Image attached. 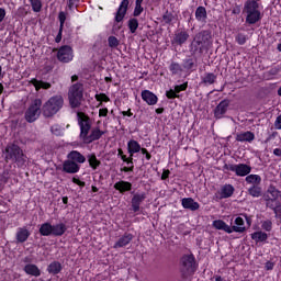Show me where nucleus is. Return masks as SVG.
Masks as SVG:
<instances>
[{"label":"nucleus","mask_w":281,"mask_h":281,"mask_svg":"<svg viewBox=\"0 0 281 281\" xmlns=\"http://www.w3.org/2000/svg\"><path fill=\"white\" fill-rule=\"evenodd\" d=\"M77 122L80 130L79 139L83 144H93V142H98L104 135V131L100 130V127H93L91 130L93 123L91 122V117L85 112H77Z\"/></svg>","instance_id":"f257e3e1"},{"label":"nucleus","mask_w":281,"mask_h":281,"mask_svg":"<svg viewBox=\"0 0 281 281\" xmlns=\"http://www.w3.org/2000/svg\"><path fill=\"white\" fill-rule=\"evenodd\" d=\"M214 38L212 37V30H202L195 34L191 43V52L193 54H203L212 47Z\"/></svg>","instance_id":"f03ea898"},{"label":"nucleus","mask_w":281,"mask_h":281,"mask_svg":"<svg viewBox=\"0 0 281 281\" xmlns=\"http://www.w3.org/2000/svg\"><path fill=\"white\" fill-rule=\"evenodd\" d=\"M247 25H256L262 21V12L260 11V0H247L243 10Z\"/></svg>","instance_id":"7ed1b4c3"},{"label":"nucleus","mask_w":281,"mask_h":281,"mask_svg":"<svg viewBox=\"0 0 281 281\" xmlns=\"http://www.w3.org/2000/svg\"><path fill=\"white\" fill-rule=\"evenodd\" d=\"M87 157L78 150H71L67 155V160L63 162V172L67 175H77L80 172V164H85Z\"/></svg>","instance_id":"20e7f679"},{"label":"nucleus","mask_w":281,"mask_h":281,"mask_svg":"<svg viewBox=\"0 0 281 281\" xmlns=\"http://www.w3.org/2000/svg\"><path fill=\"white\" fill-rule=\"evenodd\" d=\"M7 164L8 161H12V164H16L18 168H23L25 164H27V156L23 154V149L20 148L16 144H11L5 147V157Z\"/></svg>","instance_id":"39448f33"},{"label":"nucleus","mask_w":281,"mask_h":281,"mask_svg":"<svg viewBox=\"0 0 281 281\" xmlns=\"http://www.w3.org/2000/svg\"><path fill=\"white\" fill-rule=\"evenodd\" d=\"M65 104V99L60 94L50 97L42 106L44 117H54Z\"/></svg>","instance_id":"423d86ee"},{"label":"nucleus","mask_w":281,"mask_h":281,"mask_svg":"<svg viewBox=\"0 0 281 281\" xmlns=\"http://www.w3.org/2000/svg\"><path fill=\"white\" fill-rule=\"evenodd\" d=\"M85 97V86L80 82L72 85L68 91V99L71 109H78L82 104V98Z\"/></svg>","instance_id":"0eeeda50"},{"label":"nucleus","mask_w":281,"mask_h":281,"mask_svg":"<svg viewBox=\"0 0 281 281\" xmlns=\"http://www.w3.org/2000/svg\"><path fill=\"white\" fill-rule=\"evenodd\" d=\"M198 265L194 255H184L180 259V271L182 273V278H188V276H193L196 272Z\"/></svg>","instance_id":"6e6552de"},{"label":"nucleus","mask_w":281,"mask_h":281,"mask_svg":"<svg viewBox=\"0 0 281 281\" xmlns=\"http://www.w3.org/2000/svg\"><path fill=\"white\" fill-rule=\"evenodd\" d=\"M266 207L276 212L277 207L281 204V191L271 186L268 188L265 195Z\"/></svg>","instance_id":"1a4fd4ad"},{"label":"nucleus","mask_w":281,"mask_h":281,"mask_svg":"<svg viewBox=\"0 0 281 281\" xmlns=\"http://www.w3.org/2000/svg\"><path fill=\"white\" fill-rule=\"evenodd\" d=\"M41 106H43V101H41V99H35L27 108L24 119L29 122V124H32L38 120L41 115Z\"/></svg>","instance_id":"9d476101"},{"label":"nucleus","mask_w":281,"mask_h":281,"mask_svg":"<svg viewBox=\"0 0 281 281\" xmlns=\"http://www.w3.org/2000/svg\"><path fill=\"white\" fill-rule=\"evenodd\" d=\"M222 170L235 172L236 177H248V175L251 173V166L247 164H225L222 168Z\"/></svg>","instance_id":"9b49d317"},{"label":"nucleus","mask_w":281,"mask_h":281,"mask_svg":"<svg viewBox=\"0 0 281 281\" xmlns=\"http://www.w3.org/2000/svg\"><path fill=\"white\" fill-rule=\"evenodd\" d=\"M57 60L59 63H71L74 60V48L69 45H63L57 50Z\"/></svg>","instance_id":"f8f14e48"},{"label":"nucleus","mask_w":281,"mask_h":281,"mask_svg":"<svg viewBox=\"0 0 281 281\" xmlns=\"http://www.w3.org/2000/svg\"><path fill=\"white\" fill-rule=\"evenodd\" d=\"M234 192H236V189L234 188V186L224 184L222 186L220 191H217L214 194V201H223V199H229L234 195Z\"/></svg>","instance_id":"ddd939ff"},{"label":"nucleus","mask_w":281,"mask_h":281,"mask_svg":"<svg viewBox=\"0 0 281 281\" xmlns=\"http://www.w3.org/2000/svg\"><path fill=\"white\" fill-rule=\"evenodd\" d=\"M128 5H131V1L122 0L114 15L115 23H122L124 18L126 16V12H128Z\"/></svg>","instance_id":"4468645a"},{"label":"nucleus","mask_w":281,"mask_h":281,"mask_svg":"<svg viewBox=\"0 0 281 281\" xmlns=\"http://www.w3.org/2000/svg\"><path fill=\"white\" fill-rule=\"evenodd\" d=\"M228 109H229V100L228 99L222 100L214 109L215 120H223Z\"/></svg>","instance_id":"2eb2a0df"},{"label":"nucleus","mask_w":281,"mask_h":281,"mask_svg":"<svg viewBox=\"0 0 281 281\" xmlns=\"http://www.w3.org/2000/svg\"><path fill=\"white\" fill-rule=\"evenodd\" d=\"M144 201H146V192L134 193L131 201V209L135 214L139 212L140 205L144 203Z\"/></svg>","instance_id":"dca6fc26"},{"label":"nucleus","mask_w":281,"mask_h":281,"mask_svg":"<svg viewBox=\"0 0 281 281\" xmlns=\"http://www.w3.org/2000/svg\"><path fill=\"white\" fill-rule=\"evenodd\" d=\"M213 227L215 229H220L221 232H225L226 234H234V232H240V228L232 227L225 223L223 220L213 221Z\"/></svg>","instance_id":"f3484780"},{"label":"nucleus","mask_w":281,"mask_h":281,"mask_svg":"<svg viewBox=\"0 0 281 281\" xmlns=\"http://www.w3.org/2000/svg\"><path fill=\"white\" fill-rule=\"evenodd\" d=\"M188 38H190V33L188 31H180L175 34L171 45H178L179 47H183L186 43H188Z\"/></svg>","instance_id":"a211bd4d"},{"label":"nucleus","mask_w":281,"mask_h":281,"mask_svg":"<svg viewBox=\"0 0 281 281\" xmlns=\"http://www.w3.org/2000/svg\"><path fill=\"white\" fill-rule=\"evenodd\" d=\"M140 98L144 102H146V104H148V106H155V104L159 102V98L157 97V94H155L150 90H143L140 93Z\"/></svg>","instance_id":"6ab92c4d"},{"label":"nucleus","mask_w":281,"mask_h":281,"mask_svg":"<svg viewBox=\"0 0 281 281\" xmlns=\"http://www.w3.org/2000/svg\"><path fill=\"white\" fill-rule=\"evenodd\" d=\"M58 21H59V30L55 37V43H60V41H63V30H65V22L67 21V12L60 11L58 13Z\"/></svg>","instance_id":"aec40b11"},{"label":"nucleus","mask_w":281,"mask_h":281,"mask_svg":"<svg viewBox=\"0 0 281 281\" xmlns=\"http://www.w3.org/2000/svg\"><path fill=\"white\" fill-rule=\"evenodd\" d=\"M181 205L184 210H190L191 212H196L201 205L199 202L194 201L192 198H183L181 200Z\"/></svg>","instance_id":"412c9836"},{"label":"nucleus","mask_w":281,"mask_h":281,"mask_svg":"<svg viewBox=\"0 0 281 281\" xmlns=\"http://www.w3.org/2000/svg\"><path fill=\"white\" fill-rule=\"evenodd\" d=\"M114 190H117L120 194H126V192H131V190H133V183L120 180L114 184Z\"/></svg>","instance_id":"4be33fe9"},{"label":"nucleus","mask_w":281,"mask_h":281,"mask_svg":"<svg viewBox=\"0 0 281 281\" xmlns=\"http://www.w3.org/2000/svg\"><path fill=\"white\" fill-rule=\"evenodd\" d=\"M133 238H135V235H133L130 232H125L115 243L114 247H126V245H131L133 241Z\"/></svg>","instance_id":"5701e85b"},{"label":"nucleus","mask_w":281,"mask_h":281,"mask_svg":"<svg viewBox=\"0 0 281 281\" xmlns=\"http://www.w3.org/2000/svg\"><path fill=\"white\" fill-rule=\"evenodd\" d=\"M139 150H142V145H139V142L135 139H130L127 142V153L128 155H131V157H134V155H136V153H139Z\"/></svg>","instance_id":"b1692460"},{"label":"nucleus","mask_w":281,"mask_h":281,"mask_svg":"<svg viewBox=\"0 0 281 281\" xmlns=\"http://www.w3.org/2000/svg\"><path fill=\"white\" fill-rule=\"evenodd\" d=\"M256 139V134L254 132L247 131L236 135V142H254Z\"/></svg>","instance_id":"393cba45"},{"label":"nucleus","mask_w":281,"mask_h":281,"mask_svg":"<svg viewBox=\"0 0 281 281\" xmlns=\"http://www.w3.org/2000/svg\"><path fill=\"white\" fill-rule=\"evenodd\" d=\"M195 19L199 23H205L207 21V9L205 7H198L195 10Z\"/></svg>","instance_id":"a878e982"},{"label":"nucleus","mask_w":281,"mask_h":281,"mask_svg":"<svg viewBox=\"0 0 281 281\" xmlns=\"http://www.w3.org/2000/svg\"><path fill=\"white\" fill-rule=\"evenodd\" d=\"M47 271L50 276H58L63 271V265L60 261H53L48 265Z\"/></svg>","instance_id":"bb28decb"},{"label":"nucleus","mask_w":281,"mask_h":281,"mask_svg":"<svg viewBox=\"0 0 281 281\" xmlns=\"http://www.w3.org/2000/svg\"><path fill=\"white\" fill-rule=\"evenodd\" d=\"M168 69L171 76H181L183 74V66L179 61H171Z\"/></svg>","instance_id":"cd10ccee"},{"label":"nucleus","mask_w":281,"mask_h":281,"mask_svg":"<svg viewBox=\"0 0 281 281\" xmlns=\"http://www.w3.org/2000/svg\"><path fill=\"white\" fill-rule=\"evenodd\" d=\"M196 59L194 58H187L183 59L182 69H186L187 71H196Z\"/></svg>","instance_id":"c85d7f7f"},{"label":"nucleus","mask_w":281,"mask_h":281,"mask_svg":"<svg viewBox=\"0 0 281 281\" xmlns=\"http://www.w3.org/2000/svg\"><path fill=\"white\" fill-rule=\"evenodd\" d=\"M25 273L27 276H34L35 278H38L41 276V269L36 265L29 263L24 267Z\"/></svg>","instance_id":"c756f323"},{"label":"nucleus","mask_w":281,"mask_h":281,"mask_svg":"<svg viewBox=\"0 0 281 281\" xmlns=\"http://www.w3.org/2000/svg\"><path fill=\"white\" fill-rule=\"evenodd\" d=\"M248 194L254 199H259V196H262V187L260 184H252L248 189Z\"/></svg>","instance_id":"7c9ffc66"},{"label":"nucleus","mask_w":281,"mask_h":281,"mask_svg":"<svg viewBox=\"0 0 281 281\" xmlns=\"http://www.w3.org/2000/svg\"><path fill=\"white\" fill-rule=\"evenodd\" d=\"M65 232H67V225L65 223L53 225V236H63Z\"/></svg>","instance_id":"2f4dec72"},{"label":"nucleus","mask_w":281,"mask_h":281,"mask_svg":"<svg viewBox=\"0 0 281 281\" xmlns=\"http://www.w3.org/2000/svg\"><path fill=\"white\" fill-rule=\"evenodd\" d=\"M88 162L92 170H98L101 166V161L98 159V156L95 154H89L88 155Z\"/></svg>","instance_id":"473e14b6"},{"label":"nucleus","mask_w":281,"mask_h":281,"mask_svg":"<svg viewBox=\"0 0 281 281\" xmlns=\"http://www.w3.org/2000/svg\"><path fill=\"white\" fill-rule=\"evenodd\" d=\"M231 227H237L240 231H233L236 234H245V232H247V227H245V220L240 216L235 218V226H231Z\"/></svg>","instance_id":"72a5a7b5"},{"label":"nucleus","mask_w":281,"mask_h":281,"mask_svg":"<svg viewBox=\"0 0 281 281\" xmlns=\"http://www.w3.org/2000/svg\"><path fill=\"white\" fill-rule=\"evenodd\" d=\"M27 238H30V231H27V228H19L16 232L18 243H25Z\"/></svg>","instance_id":"f704fd0d"},{"label":"nucleus","mask_w":281,"mask_h":281,"mask_svg":"<svg viewBox=\"0 0 281 281\" xmlns=\"http://www.w3.org/2000/svg\"><path fill=\"white\" fill-rule=\"evenodd\" d=\"M40 234L41 236H53V225L52 223H44L40 227Z\"/></svg>","instance_id":"c9c22d12"},{"label":"nucleus","mask_w":281,"mask_h":281,"mask_svg":"<svg viewBox=\"0 0 281 281\" xmlns=\"http://www.w3.org/2000/svg\"><path fill=\"white\" fill-rule=\"evenodd\" d=\"M31 83L35 87L36 91H38V89H52V83L47 81H40L36 78H33Z\"/></svg>","instance_id":"e433bc0d"},{"label":"nucleus","mask_w":281,"mask_h":281,"mask_svg":"<svg viewBox=\"0 0 281 281\" xmlns=\"http://www.w3.org/2000/svg\"><path fill=\"white\" fill-rule=\"evenodd\" d=\"M216 75L214 72H205L204 77L201 78V85H214L216 82Z\"/></svg>","instance_id":"4c0bfd02"},{"label":"nucleus","mask_w":281,"mask_h":281,"mask_svg":"<svg viewBox=\"0 0 281 281\" xmlns=\"http://www.w3.org/2000/svg\"><path fill=\"white\" fill-rule=\"evenodd\" d=\"M246 183L251 186H260V183H262V178L259 175H248L246 177Z\"/></svg>","instance_id":"58836bf2"},{"label":"nucleus","mask_w":281,"mask_h":281,"mask_svg":"<svg viewBox=\"0 0 281 281\" xmlns=\"http://www.w3.org/2000/svg\"><path fill=\"white\" fill-rule=\"evenodd\" d=\"M127 26L131 34H135V32H137V27H139V21L136 18H131L127 22Z\"/></svg>","instance_id":"ea45409f"},{"label":"nucleus","mask_w":281,"mask_h":281,"mask_svg":"<svg viewBox=\"0 0 281 281\" xmlns=\"http://www.w3.org/2000/svg\"><path fill=\"white\" fill-rule=\"evenodd\" d=\"M251 238L256 243H265V240H267L268 236H267V233L256 232L251 235Z\"/></svg>","instance_id":"a19ab883"},{"label":"nucleus","mask_w":281,"mask_h":281,"mask_svg":"<svg viewBox=\"0 0 281 281\" xmlns=\"http://www.w3.org/2000/svg\"><path fill=\"white\" fill-rule=\"evenodd\" d=\"M33 12H41L43 10V2L41 0H29Z\"/></svg>","instance_id":"79ce46f5"},{"label":"nucleus","mask_w":281,"mask_h":281,"mask_svg":"<svg viewBox=\"0 0 281 281\" xmlns=\"http://www.w3.org/2000/svg\"><path fill=\"white\" fill-rule=\"evenodd\" d=\"M235 41L237 45H245V43H247V35L245 33H238L235 36Z\"/></svg>","instance_id":"37998d69"},{"label":"nucleus","mask_w":281,"mask_h":281,"mask_svg":"<svg viewBox=\"0 0 281 281\" xmlns=\"http://www.w3.org/2000/svg\"><path fill=\"white\" fill-rule=\"evenodd\" d=\"M162 21L167 24L170 25V23H172V21H175V14H172L171 12H166L162 15Z\"/></svg>","instance_id":"c03bdc74"},{"label":"nucleus","mask_w":281,"mask_h":281,"mask_svg":"<svg viewBox=\"0 0 281 281\" xmlns=\"http://www.w3.org/2000/svg\"><path fill=\"white\" fill-rule=\"evenodd\" d=\"M108 44H109V47L115 48L120 45V40H117V37L111 35L108 38Z\"/></svg>","instance_id":"a18cd8bd"},{"label":"nucleus","mask_w":281,"mask_h":281,"mask_svg":"<svg viewBox=\"0 0 281 281\" xmlns=\"http://www.w3.org/2000/svg\"><path fill=\"white\" fill-rule=\"evenodd\" d=\"M188 90V81H186L182 85H177L173 88V91L176 92V94L178 95V93H181V91H187Z\"/></svg>","instance_id":"49530a36"},{"label":"nucleus","mask_w":281,"mask_h":281,"mask_svg":"<svg viewBox=\"0 0 281 281\" xmlns=\"http://www.w3.org/2000/svg\"><path fill=\"white\" fill-rule=\"evenodd\" d=\"M97 102H110L111 99L105 93L95 94Z\"/></svg>","instance_id":"de8ad7c7"},{"label":"nucleus","mask_w":281,"mask_h":281,"mask_svg":"<svg viewBox=\"0 0 281 281\" xmlns=\"http://www.w3.org/2000/svg\"><path fill=\"white\" fill-rule=\"evenodd\" d=\"M262 229H265V232H271V229L273 228V223L269 220L262 222L261 224Z\"/></svg>","instance_id":"09e8293b"},{"label":"nucleus","mask_w":281,"mask_h":281,"mask_svg":"<svg viewBox=\"0 0 281 281\" xmlns=\"http://www.w3.org/2000/svg\"><path fill=\"white\" fill-rule=\"evenodd\" d=\"M166 98H167L168 100H175V99L179 98V94H177V92L175 91V89H173V90H172V89H169V90L166 91Z\"/></svg>","instance_id":"8fccbe9b"},{"label":"nucleus","mask_w":281,"mask_h":281,"mask_svg":"<svg viewBox=\"0 0 281 281\" xmlns=\"http://www.w3.org/2000/svg\"><path fill=\"white\" fill-rule=\"evenodd\" d=\"M142 12H144V7H142V4L135 3L133 16H139L142 14Z\"/></svg>","instance_id":"3c124183"},{"label":"nucleus","mask_w":281,"mask_h":281,"mask_svg":"<svg viewBox=\"0 0 281 281\" xmlns=\"http://www.w3.org/2000/svg\"><path fill=\"white\" fill-rule=\"evenodd\" d=\"M72 183H75L76 186H79V188H85V186H87L86 181L80 180V178H72Z\"/></svg>","instance_id":"603ef678"},{"label":"nucleus","mask_w":281,"mask_h":281,"mask_svg":"<svg viewBox=\"0 0 281 281\" xmlns=\"http://www.w3.org/2000/svg\"><path fill=\"white\" fill-rule=\"evenodd\" d=\"M50 133H53V135H56L57 137L60 136V133H61L60 126L53 125L50 127Z\"/></svg>","instance_id":"864d4df0"},{"label":"nucleus","mask_w":281,"mask_h":281,"mask_svg":"<svg viewBox=\"0 0 281 281\" xmlns=\"http://www.w3.org/2000/svg\"><path fill=\"white\" fill-rule=\"evenodd\" d=\"M78 3H80V0H68V9L74 10V8H78Z\"/></svg>","instance_id":"5fc2aeb1"},{"label":"nucleus","mask_w":281,"mask_h":281,"mask_svg":"<svg viewBox=\"0 0 281 281\" xmlns=\"http://www.w3.org/2000/svg\"><path fill=\"white\" fill-rule=\"evenodd\" d=\"M123 161H124V164H126L128 167L130 166H135V164L133 162V156H131V154H130V156L127 157H123Z\"/></svg>","instance_id":"6e6d98bb"},{"label":"nucleus","mask_w":281,"mask_h":281,"mask_svg":"<svg viewBox=\"0 0 281 281\" xmlns=\"http://www.w3.org/2000/svg\"><path fill=\"white\" fill-rule=\"evenodd\" d=\"M273 267H276V262H273V261H267L265 263L266 271H273Z\"/></svg>","instance_id":"4d7b16f0"},{"label":"nucleus","mask_w":281,"mask_h":281,"mask_svg":"<svg viewBox=\"0 0 281 281\" xmlns=\"http://www.w3.org/2000/svg\"><path fill=\"white\" fill-rule=\"evenodd\" d=\"M109 115V109L108 108H102L99 110V117H106Z\"/></svg>","instance_id":"13d9d810"},{"label":"nucleus","mask_w":281,"mask_h":281,"mask_svg":"<svg viewBox=\"0 0 281 281\" xmlns=\"http://www.w3.org/2000/svg\"><path fill=\"white\" fill-rule=\"evenodd\" d=\"M274 127L277 128V131H281V114L277 116L274 121Z\"/></svg>","instance_id":"bf43d9fd"},{"label":"nucleus","mask_w":281,"mask_h":281,"mask_svg":"<svg viewBox=\"0 0 281 281\" xmlns=\"http://www.w3.org/2000/svg\"><path fill=\"white\" fill-rule=\"evenodd\" d=\"M274 137H278V132H272L269 134V136L266 138L265 143L269 144V142L273 140Z\"/></svg>","instance_id":"052dcab7"},{"label":"nucleus","mask_w":281,"mask_h":281,"mask_svg":"<svg viewBox=\"0 0 281 281\" xmlns=\"http://www.w3.org/2000/svg\"><path fill=\"white\" fill-rule=\"evenodd\" d=\"M243 216L245 217L248 227H251V223H254L251 215L243 214Z\"/></svg>","instance_id":"680f3d73"},{"label":"nucleus","mask_w":281,"mask_h":281,"mask_svg":"<svg viewBox=\"0 0 281 281\" xmlns=\"http://www.w3.org/2000/svg\"><path fill=\"white\" fill-rule=\"evenodd\" d=\"M169 177H170V170L165 169V170L162 171V175H161V180H162V181H166V179H168Z\"/></svg>","instance_id":"e2e57ef3"},{"label":"nucleus","mask_w":281,"mask_h":281,"mask_svg":"<svg viewBox=\"0 0 281 281\" xmlns=\"http://www.w3.org/2000/svg\"><path fill=\"white\" fill-rule=\"evenodd\" d=\"M133 170H135V166L121 168V172H133Z\"/></svg>","instance_id":"0e129e2a"},{"label":"nucleus","mask_w":281,"mask_h":281,"mask_svg":"<svg viewBox=\"0 0 281 281\" xmlns=\"http://www.w3.org/2000/svg\"><path fill=\"white\" fill-rule=\"evenodd\" d=\"M2 183H8V177H5V173H0V186Z\"/></svg>","instance_id":"69168bd1"},{"label":"nucleus","mask_w":281,"mask_h":281,"mask_svg":"<svg viewBox=\"0 0 281 281\" xmlns=\"http://www.w3.org/2000/svg\"><path fill=\"white\" fill-rule=\"evenodd\" d=\"M3 19H5V9L0 8V23L3 22Z\"/></svg>","instance_id":"338daca9"},{"label":"nucleus","mask_w":281,"mask_h":281,"mask_svg":"<svg viewBox=\"0 0 281 281\" xmlns=\"http://www.w3.org/2000/svg\"><path fill=\"white\" fill-rule=\"evenodd\" d=\"M273 155H274L276 157H281V148H274V149H273Z\"/></svg>","instance_id":"774afa93"}]
</instances>
